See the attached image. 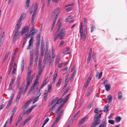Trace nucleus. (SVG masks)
<instances>
[{
    "label": "nucleus",
    "instance_id": "a878e982",
    "mask_svg": "<svg viewBox=\"0 0 127 127\" xmlns=\"http://www.w3.org/2000/svg\"><path fill=\"white\" fill-rule=\"evenodd\" d=\"M36 14L35 13H34V14H33L32 15V24H33L34 20V19L35 18V16Z\"/></svg>",
    "mask_w": 127,
    "mask_h": 127
},
{
    "label": "nucleus",
    "instance_id": "f8f14e48",
    "mask_svg": "<svg viewBox=\"0 0 127 127\" xmlns=\"http://www.w3.org/2000/svg\"><path fill=\"white\" fill-rule=\"evenodd\" d=\"M15 33L14 36L13 37V40H15L18 38V36L19 35L20 33L19 31H15Z\"/></svg>",
    "mask_w": 127,
    "mask_h": 127
},
{
    "label": "nucleus",
    "instance_id": "b1692460",
    "mask_svg": "<svg viewBox=\"0 0 127 127\" xmlns=\"http://www.w3.org/2000/svg\"><path fill=\"white\" fill-rule=\"evenodd\" d=\"M47 78H46L45 80L43 81V83L40 88V89H42L44 86L46 85L47 84L46 81Z\"/></svg>",
    "mask_w": 127,
    "mask_h": 127
},
{
    "label": "nucleus",
    "instance_id": "72a5a7b5",
    "mask_svg": "<svg viewBox=\"0 0 127 127\" xmlns=\"http://www.w3.org/2000/svg\"><path fill=\"white\" fill-rule=\"evenodd\" d=\"M17 107L15 106L12 109L11 112L12 113V114L14 115L17 110Z\"/></svg>",
    "mask_w": 127,
    "mask_h": 127
},
{
    "label": "nucleus",
    "instance_id": "4c0bfd02",
    "mask_svg": "<svg viewBox=\"0 0 127 127\" xmlns=\"http://www.w3.org/2000/svg\"><path fill=\"white\" fill-rule=\"evenodd\" d=\"M38 56H35V58L34 60V65L35 66H36L37 63V61L38 59Z\"/></svg>",
    "mask_w": 127,
    "mask_h": 127
},
{
    "label": "nucleus",
    "instance_id": "680f3d73",
    "mask_svg": "<svg viewBox=\"0 0 127 127\" xmlns=\"http://www.w3.org/2000/svg\"><path fill=\"white\" fill-rule=\"evenodd\" d=\"M22 120V117L21 116V115H20L19 117L18 118L17 121L20 122V121Z\"/></svg>",
    "mask_w": 127,
    "mask_h": 127
},
{
    "label": "nucleus",
    "instance_id": "aec40b11",
    "mask_svg": "<svg viewBox=\"0 0 127 127\" xmlns=\"http://www.w3.org/2000/svg\"><path fill=\"white\" fill-rule=\"evenodd\" d=\"M20 24L21 23L18 22L15 29V31H19L21 26Z\"/></svg>",
    "mask_w": 127,
    "mask_h": 127
},
{
    "label": "nucleus",
    "instance_id": "f257e3e1",
    "mask_svg": "<svg viewBox=\"0 0 127 127\" xmlns=\"http://www.w3.org/2000/svg\"><path fill=\"white\" fill-rule=\"evenodd\" d=\"M60 7H57L53 11L52 14V16L55 17V19H57L60 12Z\"/></svg>",
    "mask_w": 127,
    "mask_h": 127
},
{
    "label": "nucleus",
    "instance_id": "de8ad7c7",
    "mask_svg": "<svg viewBox=\"0 0 127 127\" xmlns=\"http://www.w3.org/2000/svg\"><path fill=\"white\" fill-rule=\"evenodd\" d=\"M41 94V93H39V95H38V96H37L36 97H35L34 99V101H35V102H36L37 101V100H38V98L39 97V96H40V95Z\"/></svg>",
    "mask_w": 127,
    "mask_h": 127
},
{
    "label": "nucleus",
    "instance_id": "39448f33",
    "mask_svg": "<svg viewBox=\"0 0 127 127\" xmlns=\"http://www.w3.org/2000/svg\"><path fill=\"white\" fill-rule=\"evenodd\" d=\"M58 36V38L62 39L64 38V36L65 34L64 31V30L62 29L61 30L60 33L58 34V33H56Z\"/></svg>",
    "mask_w": 127,
    "mask_h": 127
},
{
    "label": "nucleus",
    "instance_id": "20e7f679",
    "mask_svg": "<svg viewBox=\"0 0 127 127\" xmlns=\"http://www.w3.org/2000/svg\"><path fill=\"white\" fill-rule=\"evenodd\" d=\"M32 40L33 38L32 37H31L29 41V45L27 49V50H28L30 49V48L31 49L30 51V53H33V49L32 48L33 47V46L32 45Z\"/></svg>",
    "mask_w": 127,
    "mask_h": 127
},
{
    "label": "nucleus",
    "instance_id": "412c9836",
    "mask_svg": "<svg viewBox=\"0 0 127 127\" xmlns=\"http://www.w3.org/2000/svg\"><path fill=\"white\" fill-rule=\"evenodd\" d=\"M15 80V79L13 78H12V79L11 81L10 82V84L9 87V90H11V89L12 87L14 82Z\"/></svg>",
    "mask_w": 127,
    "mask_h": 127
},
{
    "label": "nucleus",
    "instance_id": "4be33fe9",
    "mask_svg": "<svg viewBox=\"0 0 127 127\" xmlns=\"http://www.w3.org/2000/svg\"><path fill=\"white\" fill-rule=\"evenodd\" d=\"M22 60L21 62V69L22 71H23L24 70V59L23 58L22 59Z\"/></svg>",
    "mask_w": 127,
    "mask_h": 127
},
{
    "label": "nucleus",
    "instance_id": "393cba45",
    "mask_svg": "<svg viewBox=\"0 0 127 127\" xmlns=\"http://www.w3.org/2000/svg\"><path fill=\"white\" fill-rule=\"evenodd\" d=\"M107 99L108 101V103H110L112 99V97L111 95H109L107 96Z\"/></svg>",
    "mask_w": 127,
    "mask_h": 127
},
{
    "label": "nucleus",
    "instance_id": "6e6d98bb",
    "mask_svg": "<svg viewBox=\"0 0 127 127\" xmlns=\"http://www.w3.org/2000/svg\"><path fill=\"white\" fill-rule=\"evenodd\" d=\"M121 120V117H118L116 118L115 120L116 122H119Z\"/></svg>",
    "mask_w": 127,
    "mask_h": 127
},
{
    "label": "nucleus",
    "instance_id": "4d7b16f0",
    "mask_svg": "<svg viewBox=\"0 0 127 127\" xmlns=\"http://www.w3.org/2000/svg\"><path fill=\"white\" fill-rule=\"evenodd\" d=\"M70 87H67V89L65 91L64 93L65 94H66L70 90Z\"/></svg>",
    "mask_w": 127,
    "mask_h": 127
},
{
    "label": "nucleus",
    "instance_id": "5701e85b",
    "mask_svg": "<svg viewBox=\"0 0 127 127\" xmlns=\"http://www.w3.org/2000/svg\"><path fill=\"white\" fill-rule=\"evenodd\" d=\"M48 92L46 90H45L44 92V99L45 100H46L47 98Z\"/></svg>",
    "mask_w": 127,
    "mask_h": 127
},
{
    "label": "nucleus",
    "instance_id": "dca6fc26",
    "mask_svg": "<svg viewBox=\"0 0 127 127\" xmlns=\"http://www.w3.org/2000/svg\"><path fill=\"white\" fill-rule=\"evenodd\" d=\"M39 82H38L37 81H36L35 83V81H34V83L32 85V88H33L34 89V88L35 87L37 89V88L39 86Z\"/></svg>",
    "mask_w": 127,
    "mask_h": 127
},
{
    "label": "nucleus",
    "instance_id": "e2e57ef3",
    "mask_svg": "<svg viewBox=\"0 0 127 127\" xmlns=\"http://www.w3.org/2000/svg\"><path fill=\"white\" fill-rule=\"evenodd\" d=\"M108 122L111 124H113L114 123V120H110L108 121Z\"/></svg>",
    "mask_w": 127,
    "mask_h": 127
},
{
    "label": "nucleus",
    "instance_id": "49530a36",
    "mask_svg": "<svg viewBox=\"0 0 127 127\" xmlns=\"http://www.w3.org/2000/svg\"><path fill=\"white\" fill-rule=\"evenodd\" d=\"M24 15H21L20 16L19 19L18 20V22L19 23H21V21L22 20V19H23V17Z\"/></svg>",
    "mask_w": 127,
    "mask_h": 127
},
{
    "label": "nucleus",
    "instance_id": "a18cd8bd",
    "mask_svg": "<svg viewBox=\"0 0 127 127\" xmlns=\"http://www.w3.org/2000/svg\"><path fill=\"white\" fill-rule=\"evenodd\" d=\"M36 105H34L32 106L29 109L28 111V112L29 113L31 112L32 110L33 109L35 106Z\"/></svg>",
    "mask_w": 127,
    "mask_h": 127
},
{
    "label": "nucleus",
    "instance_id": "a211bd4d",
    "mask_svg": "<svg viewBox=\"0 0 127 127\" xmlns=\"http://www.w3.org/2000/svg\"><path fill=\"white\" fill-rule=\"evenodd\" d=\"M17 65L15 63H14V65L13 67V69L12 72V76H14L15 74V70L17 68Z\"/></svg>",
    "mask_w": 127,
    "mask_h": 127
},
{
    "label": "nucleus",
    "instance_id": "5fc2aeb1",
    "mask_svg": "<svg viewBox=\"0 0 127 127\" xmlns=\"http://www.w3.org/2000/svg\"><path fill=\"white\" fill-rule=\"evenodd\" d=\"M40 34H38L36 37V39L37 41L40 42Z\"/></svg>",
    "mask_w": 127,
    "mask_h": 127
},
{
    "label": "nucleus",
    "instance_id": "1a4fd4ad",
    "mask_svg": "<svg viewBox=\"0 0 127 127\" xmlns=\"http://www.w3.org/2000/svg\"><path fill=\"white\" fill-rule=\"evenodd\" d=\"M35 74V73H34V74L32 75V76L31 75V76H30L29 78H28H28H27V82H29L30 83H31L32 82L34 76Z\"/></svg>",
    "mask_w": 127,
    "mask_h": 127
},
{
    "label": "nucleus",
    "instance_id": "864d4df0",
    "mask_svg": "<svg viewBox=\"0 0 127 127\" xmlns=\"http://www.w3.org/2000/svg\"><path fill=\"white\" fill-rule=\"evenodd\" d=\"M34 89L32 87L31 89L29 90L28 92V94H30L32 91V93H34Z\"/></svg>",
    "mask_w": 127,
    "mask_h": 127
},
{
    "label": "nucleus",
    "instance_id": "79ce46f5",
    "mask_svg": "<svg viewBox=\"0 0 127 127\" xmlns=\"http://www.w3.org/2000/svg\"><path fill=\"white\" fill-rule=\"evenodd\" d=\"M93 90V88L92 87L90 88L88 92V94H87V96H88L90 94H91Z\"/></svg>",
    "mask_w": 127,
    "mask_h": 127
},
{
    "label": "nucleus",
    "instance_id": "8fccbe9b",
    "mask_svg": "<svg viewBox=\"0 0 127 127\" xmlns=\"http://www.w3.org/2000/svg\"><path fill=\"white\" fill-rule=\"evenodd\" d=\"M42 58L41 57H40L39 59V61L38 63V66L39 67L40 66L41 64V63L42 61Z\"/></svg>",
    "mask_w": 127,
    "mask_h": 127
},
{
    "label": "nucleus",
    "instance_id": "ddd939ff",
    "mask_svg": "<svg viewBox=\"0 0 127 127\" xmlns=\"http://www.w3.org/2000/svg\"><path fill=\"white\" fill-rule=\"evenodd\" d=\"M105 88L107 91H109L111 88V85L109 83H108L105 85Z\"/></svg>",
    "mask_w": 127,
    "mask_h": 127
},
{
    "label": "nucleus",
    "instance_id": "09e8293b",
    "mask_svg": "<svg viewBox=\"0 0 127 127\" xmlns=\"http://www.w3.org/2000/svg\"><path fill=\"white\" fill-rule=\"evenodd\" d=\"M51 86L50 85H48V90L47 91L48 92V93L50 92V90H51Z\"/></svg>",
    "mask_w": 127,
    "mask_h": 127
},
{
    "label": "nucleus",
    "instance_id": "c85d7f7f",
    "mask_svg": "<svg viewBox=\"0 0 127 127\" xmlns=\"http://www.w3.org/2000/svg\"><path fill=\"white\" fill-rule=\"evenodd\" d=\"M29 38V37H28V34H26L24 38V40L23 41V45H24V44H25L26 41L27 39Z\"/></svg>",
    "mask_w": 127,
    "mask_h": 127
},
{
    "label": "nucleus",
    "instance_id": "3c124183",
    "mask_svg": "<svg viewBox=\"0 0 127 127\" xmlns=\"http://www.w3.org/2000/svg\"><path fill=\"white\" fill-rule=\"evenodd\" d=\"M48 41H46V51H48Z\"/></svg>",
    "mask_w": 127,
    "mask_h": 127
},
{
    "label": "nucleus",
    "instance_id": "69168bd1",
    "mask_svg": "<svg viewBox=\"0 0 127 127\" xmlns=\"http://www.w3.org/2000/svg\"><path fill=\"white\" fill-rule=\"evenodd\" d=\"M40 75L38 74L37 75L36 77V79L35 80V83L36 81H38V80L40 77Z\"/></svg>",
    "mask_w": 127,
    "mask_h": 127
},
{
    "label": "nucleus",
    "instance_id": "774afa93",
    "mask_svg": "<svg viewBox=\"0 0 127 127\" xmlns=\"http://www.w3.org/2000/svg\"><path fill=\"white\" fill-rule=\"evenodd\" d=\"M42 69L40 68L39 69V70L38 72V74L40 75L41 74L42 72Z\"/></svg>",
    "mask_w": 127,
    "mask_h": 127
},
{
    "label": "nucleus",
    "instance_id": "c03bdc74",
    "mask_svg": "<svg viewBox=\"0 0 127 127\" xmlns=\"http://www.w3.org/2000/svg\"><path fill=\"white\" fill-rule=\"evenodd\" d=\"M30 0H27L26 2V8H27L29 7V4L30 2Z\"/></svg>",
    "mask_w": 127,
    "mask_h": 127
},
{
    "label": "nucleus",
    "instance_id": "4468645a",
    "mask_svg": "<svg viewBox=\"0 0 127 127\" xmlns=\"http://www.w3.org/2000/svg\"><path fill=\"white\" fill-rule=\"evenodd\" d=\"M101 114H99V113L96 114L95 115L94 120L95 119L96 120H100L99 119L101 117Z\"/></svg>",
    "mask_w": 127,
    "mask_h": 127
},
{
    "label": "nucleus",
    "instance_id": "13d9d810",
    "mask_svg": "<svg viewBox=\"0 0 127 127\" xmlns=\"http://www.w3.org/2000/svg\"><path fill=\"white\" fill-rule=\"evenodd\" d=\"M60 56H58L57 58L56 59L55 61L57 63H58L60 61Z\"/></svg>",
    "mask_w": 127,
    "mask_h": 127
},
{
    "label": "nucleus",
    "instance_id": "2eb2a0df",
    "mask_svg": "<svg viewBox=\"0 0 127 127\" xmlns=\"http://www.w3.org/2000/svg\"><path fill=\"white\" fill-rule=\"evenodd\" d=\"M49 58L50 56H49L48 57L47 56V55L46 53V54L45 55V57L43 60V62L44 64L45 63L46 61H47L48 62L49 61Z\"/></svg>",
    "mask_w": 127,
    "mask_h": 127
},
{
    "label": "nucleus",
    "instance_id": "423d86ee",
    "mask_svg": "<svg viewBox=\"0 0 127 127\" xmlns=\"http://www.w3.org/2000/svg\"><path fill=\"white\" fill-rule=\"evenodd\" d=\"M83 23L82 22H81L80 23V38L82 39L83 38Z\"/></svg>",
    "mask_w": 127,
    "mask_h": 127
},
{
    "label": "nucleus",
    "instance_id": "6ab92c4d",
    "mask_svg": "<svg viewBox=\"0 0 127 127\" xmlns=\"http://www.w3.org/2000/svg\"><path fill=\"white\" fill-rule=\"evenodd\" d=\"M92 76H91V74L90 76L88 77L85 84L86 85H87L88 86L90 81L92 79Z\"/></svg>",
    "mask_w": 127,
    "mask_h": 127
},
{
    "label": "nucleus",
    "instance_id": "2f4dec72",
    "mask_svg": "<svg viewBox=\"0 0 127 127\" xmlns=\"http://www.w3.org/2000/svg\"><path fill=\"white\" fill-rule=\"evenodd\" d=\"M106 124L105 121L101 123L99 126L98 127H106Z\"/></svg>",
    "mask_w": 127,
    "mask_h": 127
},
{
    "label": "nucleus",
    "instance_id": "a19ab883",
    "mask_svg": "<svg viewBox=\"0 0 127 127\" xmlns=\"http://www.w3.org/2000/svg\"><path fill=\"white\" fill-rule=\"evenodd\" d=\"M64 105V104H62L55 111V113H57L62 108Z\"/></svg>",
    "mask_w": 127,
    "mask_h": 127
},
{
    "label": "nucleus",
    "instance_id": "cd10ccee",
    "mask_svg": "<svg viewBox=\"0 0 127 127\" xmlns=\"http://www.w3.org/2000/svg\"><path fill=\"white\" fill-rule=\"evenodd\" d=\"M109 106L108 105H105L104 108V111L106 113L109 110Z\"/></svg>",
    "mask_w": 127,
    "mask_h": 127
},
{
    "label": "nucleus",
    "instance_id": "0e129e2a",
    "mask_svg": "<svg viewBox=\"0 0 127 127\" xmlns=\"http://www.w3.org/2000/svg\"><path fill=\"white\" fill-rule=\"evenodd\" d=\"M21 94H18L16 98L17 101H18L20 99L21 97Z\"/></svg>",
    "mask_w": 127,
    "mask_h": 127
},
{
    "label": "nucleus",
    "instance_id": "c756f323",
    "mask_svg": "<svg viewBox=\"0 0 127 127\" xmlns=\"http://www.w3.org/2000/svg\"><path fill=\"white\" fill-rule=\"evenodd\" d=\"M123 98V96L122 95V93L121 91H119L118 93V98L120 100L121 99Z\"/></svg>",
    "mask_w": 127,
    "mask_h": 127
},
{
    "label": "nucleus",
    "instance_id": "c9c22d12",
    "mask_svg": "<svg viewBox=\"0 0 127 127\" xmlns=\"http://www.w3.org/2000/svg\"><path fill=\"white\" fill-rule=\"evenodd\" d=\"M37 9V3H36L34 6V12L33 14H34V13H35L36 14V11Z\"/></svg>",
    "mask_w": 127,
    "mask_h": 127
},
{
    "label": "nucleus",
    "instance_id": "0eeeda50",
    "mask_svg": "<svg viewBox=\"0 0 127 127\" xmlns=\"http://www.w3.org/2000/svg\"><path fill=\"white\" fill-rule=\"evenodd\" d=\"M29 27L28 26H26L24 27L22 30L20 34L22 35L24 33L26 32H28L29 31Z\"/></svg>",
    "mask_w": 127,
    "mask_h": 127
},
{
    "label": "nucleus",
    "instance_id": "7ed1b4c3",
    "mask_svg": "<svg viewBox=\"0 0 127 127\" xmlns=\"http://www.w3.org/2000/svg\"><path fill=\"white\" fill-rule=\"evenodd\" d=\"M38 30L36 29H35L34 27H33L31 29L30 34L28 36L29 38L32 36L33 35L36 33L37 32Z\"/></svg>",
    "mask_w": 127,
    "mask_h": 127
},
{
    "label": "nucleus",
    "instance_id": "ea45409f",
    "mask_svg": "<svg viewBox=\"0 0 127 127\" xmlns=\"http://www.w3.org/2000/svg\"><path fill=\"white\" fill-rule=\"evenodd\" d=\"M64 110L63 109L61 110L59 113L58 117L60 118L63 114Z\"/></svg>",
    "mask_w": 127,
    "mask_h": 127
},
{
    "label": "nucleus",
    "instance_id": "f704fd0d",
    "mask_svg": "<svg viewBox=\"0 0 127 127\" xmlns=\"http://www.w3.org/2000/svg\"><path fill=\"white\" fill-rule=\"evenodd\" d=\"M9 52H8L7 53L5 56L3 60V62H4L7 59L8 56L9 55Z\"/></svg>",
    "mask_w": 127,
    "mask_h": 127
},
{
    "label": "nucleus",
    "instance_id": "052dcab7",
    "mask_svg": "<svg viewBox=\"0 0 127 127\" xmlns=\"http://www.w3.org/2000/svg\"><path fill=\"white\" fill-rule=\"evenodd\" d=\"M72 8L71 7H68L66 9H65V10L67 12H68L70 10H72Z\"/></svg>",
    "mask_w": 127,
    "mask_h": 127
},
{
    "label": "nucleus",
    "instance_id": "bf43d9fd",
    "mask_svg": "<svg viewBox=\"0 0 127 127\" xmlns=\"http://www.w3.org/2000/svg\"><path fill=\"white\" fill-rule=\"evenodd\" d=\"M60 118L59 117L57 116V118L56 119V120L53 123V124L55 125L56 124V123H57V122L59 121Z\"/></svg>",
    "mask_w": 127,
    "mask_h": 127
},
{
    "label": "nucleus",
    "instance_id": "473e14b6",
    "mask_svg": "<svg viewBox=\"0 0 127 127\" xmlns=\"http://www.w3.org/2000/svg\"><path fill=\"white\" fill-rule=\"evenodd\" d=\"M32 100L31 99H30L29 100L27 101L25 103V107L24 108L26 109L27 106L32 101Z\"/></svg>",
    "mask_w": 127,
    "mask_h": 127
},
{
    "label": "nucleus",
    "instance_id": "9b49d317",
    "mask_svg": "<svg viewBox=\"0 0 127 127\" xmlns=\"http://www.w3.org/2000/svg\"><path fill=\"white\" fill-rule=\"evenodd\" d=\"M32 72V70L31 69L30 67L28 68V72L27 73V78H29L30 76L31 75V74Z\"/></svg>",
    "mask_w": 127,
    "mask_h": 127
},
{
    "label": "nucleus",
    "instance_id": "f03ea898",
    "mask_svg": "<svg viewBox=\"0 0 127 127\" xmlns=\"http://www.w3.org/2000/svg\"><path fill=\"white\" fill-rule=\"evenodd\" d=\"M87 19L84 18V40L85 41L86 39V36L87 34Z\"/></svg>",
    "mask_w": 127,
    "mask_h": 127
},
{
    "label": "nucleus",
    "instance_id": "58836bf2",
    "mask_svg": "<svg viewBox=\"0 0 127 127\" xmlns=\"http://www.w3.org/2000/svg\"><path fill=\"white\" fill-rule=\"evenodd\" d=\"M33 116L31 115L29 116L25 120V121L27 123L29 120L31 119L32 118Z\"/></svg>",
    "mask_w": 127,
    "mask_h": 127
},
{
    "label": "nucleus",
    "instance_id": "603ef678",
    "mask_svg": "<svg viewBox=\"0 0 127 127\" xmlns=\"http://www.w3.org/2000/svg\"><path fill=\"white\" fill-rule=\"evenodd\" d=\"M63 100L62 99V98H60L59 99H58L57 101L56 102L55 104H56V105L57 104H59Z\"/></svg>",
    "mask_w": 127,
    "mask_h": 127
},
{
    "label": "nucleus",
    "instance_id": "37998d69",
    "mask_svg": "<svg viewBox=\"0 0 127 127\" xmlns=\"http://www.w3.org/2000/svg\"><path fill=\"white\" fill-rule=\"evenodd\" d=\"M62 79L61 78H60L58 80L57 83V84L56 86L58 87L59 86V85L60 84L61 82Z\"/></svg>",
    "mask_w": 127,
    "mask_h": 127
},
{
    "label": "nucleus",
    "instance_id": "7c9ffc66",
    "mask_svg": "<svg viewBox=\"0 0 127 127\" xmlns=\"http://www.w3.org/2000/svg\"><path fill=\"white\" fill-rule=\"evenodd\" d=\"M30 83L29 82H27V84L26 85L25 89L24 90V93H23V94H24L25 93V92L27 91L28 87H29V86L30 85Z\"/></svg>",
    "mask_w": 127,
    "mask_h": 127
},
{
    "label": "nucleus",
    "instance_id": "9d476101",
    "mask_svg": "<svg viewBox=\"0 0 127 127\" xmlns=\"http://www.w3.org/2000/svg\"><path fill=\"white\" fill-rule=\"evenodd\" d=\"M102 72H101L99 74V72L97 70H96V74L95 75L96 78H97L98 79H100L102 76Z\"/></svg>",
    "mask_w": 127,
    "mask_h": 127
},
{
    "label": "nucleus",
    "instance_id": "f3484780",
    "mask_svg": "<svg viewBox=\"0 0 127 127\" xmlns=\"http://www.w3.org/2000/svg\"><path fill=\"white\" fill-rule=\"evenodd\" d=\"M56 106V104H54L52 107L50 109L49 111V112L51 113H52L53 111H54L55 110Z\"/></svg>",
    "mask_w": 127,
    "mask_h": 127
},
{
    "label": "nucleus",
    "instance_id": "bb28decb",
    "mask_svg": "<svg viewBox=\"0 0 127 127\" xmlns=\"http://www.w3.org/2000/svg\"><path fill=\"white\" fill-rule=\"evenodd\" d=\"M41 50H45L44 40L43 39H42L41 40Z\"/></svg>",
    "mask_w": 127,
    "mask_h": 127
},
{
    "label": "nucleus",
    "instance_id": "338daca9",
    "mask_svg": "<svg viewBox=\"0 0 127 127\" xmlns=\"http://www.w3.org/2000/svg\"><path fill=\"white\" fill-rule=\"evenodd\" d=\"M88 118V117L87 116H86L82 119V120H83V122H84L85 121L87 120Z\"/></svg>",
    "mask_w": 127,
    "mask_h": 127
},
{
    "label": "nucleus",
    "instance_id": "6e6552de",
    "mask_svg": "<svg viewBox=\"0 0 127 127\" xmlns=\"http://www.w3.org/2000/svg\"><path fill=\"white\" fill-rule=\"evenodd\" d=\"M94 122L93 123L91 124L90 127H95V126L98 124L100 123V120H96L94 119Z\"/></svg>",
    "mask_w": 127,
    "mask_h": 127
},
{
    "label": "nucleus",
    "instance_id": "e433bc0d",
    "mask_svg": "<svg viewBox=\"0 0 127 127\" xmlns=\"http://www.w3.org/2000/svg\"><path fill=\"white\" fill-rule=\"evenodd\" d=\"M34 53L35 55V56H39V53L38 52V48H37L35 49Z\"/></svg>",
    "mask_w": 127,
    "mask_h": 127
}]
</instances>
